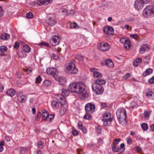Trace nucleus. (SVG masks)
I'll return each instance as SVG.
<instances>
[{
  "instance_id": "obj_62",
  "label": "nucleus",
  "mask_w": 154,
  "mask_h": 154,
  "mask_svg": "<svg viewBox=\"0 0 154 154\" xmlns=\"http://www.w3.org/2000/svg\"><path fill=\"white\" fill-rule=\"evenodd\" d=\"M42 81V79L40 76H39L36 78V81L38 83L41 82Z\"/></svg>"
},
{
  "instance_id": "obj_35",
  "label": "nucleus",
  "mask_w": 154,
  "mask_h": 154,
  "mask_svg": "<svg viewBox=\"0 0 154 154\" xmlns=\"http://www.w3.org/2000/svg\"><path fill=\"white\" fill-rule=\"evenodd\" d=\"M51 105L54 108H57L59 106V103L55 100H53L51 102Z\"/></svg>"
},
{
  "instance_id": "obj_51",
  "label": "nucleus",
  "mask_w": 154,
  "mask_h": 154,
  "mask_svg": "<svg viewBox=\"0 0 154 154\" xmlns=\"http://www.w3.org/2000/svg\"><path fill=\"white\" fill-rule=\"evenodd\" d=\"M90 114H89L88 113H87L85 114V115L84 116V118L85 119H91V116L90 115Z\"/></svg>"
},
{
  "instance_id": "obj_14",
  "label": "nucleus",
  "mask_w": 154,
  "mask_h": 154,
  "mask_svg": "<svg viewBox=\"0 0 154 154\" xmlns=\"http://www.w3.org/2000/svg\"><path fill=\"white\" fill-rule=\"evenodd\" d=\"M46 72L48 74L52 75L54 77L56 72V69L54 67L48 68L46 69Z\"/></svg>"
},
{
  "instance_id": "obj_55",
  "label": "nucleus",
  "mask_w": 154,
  "mask_h": 154,
  "mask_svg": "<svg viewBox=\"0 0 154 154\" xmlns=\"http://www.w3.org/2000/svg\"><path fill=\"white\" fill-rule=\"evenodd\" d=\"M96 130L97 133L100 134L101 131V128L100 126H98L96 127Z\"/></svg>"
},
{
  "instance_id": "obj_13",
  "label": "nucleus",
  "mask_w": 154,
  "mask_h": 154,
  "mask_svg": "<svg viewBox=\"0 0 154 154\" xmlns=\"http://www.w3.org/2000/svg\"><path fill=\"white\" fill-rule=\"evenodd\" d=\"M91 72H93V75L94 77L100 78L102 77V74L97 71V69L94 68H91L90 69Z\"/></svg>"
},
{
  "instance_id": "obj_58",
  "label": "nucleus",
  "mask_w": 154,
  "mask_h": 154,
  "mask_svg": "<svg viewBox=\"0 0 154 154\" xmlns=\"http://www.w3.org/2000/svg\"><path fill=\"white\" fill-rule=\"evenodd\" d=\"M120 139H115L113 141V143L115 145H116L118 144L120 142Z\"/></svg>"
},
{
  "instance_id": "obj_11",
  "label": "nucleus",
  "mask_w": 154,
  "mask_h": 154,
  "mask_svg": "<svg viewBox=\"0 0 154 154\" xmlns=\"http://www.w3.org/2000/svg\"><path fill=\"white\" fill-rule=\"evenodd\" d=\"M134 6L137 10H139L143 8L144 5L141 0H136L134 3Z\"/></svg>"
},
{
  "instance_id": "obj_56",
  "label": "nucleus",
  "mask_w": 154,
  "mask_h": 154,
  "mask_svg": "<svg viewBox=\"0 0 154 154\" xmlns=\"http://www.w3.org/2000/svg\"><path fill=\"white\" fill-rule=\"evenodd\" d=\"M19 43L17 42H15V44L14 46V48L16 49H18L19 48Z\"/></svg>"
},
{
  "instance_id": "obj_64",
  "label": "nucleus",
  "mask_w": 154,
  "mask_h": 154,
  "mask_svg": "<svg viewBox=\"0 0 154 154\" xmlns=\"http://www.w3.org/2000/svg\"><path fill=\"white\" fill-rule=\"evenodd\" d=\"M121 28L122 29H129L130 28V26L128 25H125L121 26Z\"/></svg>"
},
{
  "instance_id": "obj_42",
  "label": "nucleus",
  "mask_w": 154,
  "mask_h": 154,
  "mask_svg": "<svg viewBox=\"0 0 154 154\" xmlns=\"http://www.w3.org/2000/svg\"><path fill=\"white\" fill-rule=\"evenodd\" d=\"M66 112V108L63 107H61L60 110V113L61 115H63Z\"/></svg>"
},
{
  "instance_id": "obj_10",
  "label": "nucleus",
  "mask_w": 154,
  "mask_h": 154,
  "mask_svg": "<svg viewBox=\"0 0 154 154\" xmlns=\"http://www.w3.org/2000/svg\"><path fill=\"white\" fill-rule=\"evenodd\" d=\"M85 109L86 113L89 114H92L94 111L95 106L91 103H87L85 106Z\"/></svg>"
},
{
  "instance_id": "obj_19",
  "label": "nucleus",
  "mask_w": 154,
  "mask_h": 154,
  "mask_svg": "<svg viewBox=\"0 0 154 154\" xmlns=\"http://www.w3.org/2000/svg\"><path fill=\"white\" fill-rule=\"evenodd\" d=\"M126 39L127 41H125V43L123 44H124V47L125 49L129 50L131 47L130 41L128 38H127Z\"/></svg>"
},
{
  "instance_id": "obj_57",
  "label": "nucleus",
  "mask_w": 154,
  "mask_h": 154,
  "mask_svg": "<svg viewBox=\"0 0 154 154\" xmlns=\"http://www.w3.org/2000/svg\"><path fill=\"white\" fill-rule=\"evenodd\" d=\"M84 133H86L87 132V130L86 128L84 127H83L82 128L80 129Z\"/></svg>"
},
{
  "instance_id": "obj_3",
  "label": "nucleus",
  "mask_w": 154,
  "mask_h": 154,
  "mask_svg": "<svg viewBox=\"0 0 154 154\" xmlns=\"http://www.w3.org/2000/svg\"><path fill=\"white\" fill-rule=\"evenodd\" d=\"M101 120L103 122V125L105 126L110 125L112 122V119L111 118V114L109 112H106L103 115Z\"/></svg>"
},
{
  "instance_id": "obj_27",
  "label": "nucleus",
  "mask_w": 154,
  "mask_h": 154,
  "mask_svg": "<svg viewBox=\"0 0 154 154\" xmlns=\"http://www.w3.org/2000/svg\"><path fill=\"white\" fill-rule=\"evenodd\" d=\"M79 94H80L79 97L82 100L86 99L88 97V94L86 92H85L84 91L82 93H79Z\"/></svg>"
},
{
  "instance_id": "obj_47",
  "label": "nucleus",
  "mask_w": 154,
  "mask_h": 154,
  "mask_svg": "<svg viewBox=\"0 0 154 154\" xmlns=\"http://www.w3.org/2000/svg\"><path fill=\"white\" fill-rule=\"evenodd\" d=\"M51 84L50 81L48 80H45L43 83V85L46 86H48Z\"/></svg>"
},
{
  "instance_id": "obj_8",
  "label": "nucleus",
  "mask_w": 154,
  "mask_h": 154,
  "mask_svg": "<svg viewBox=\"0 0 154 154\" xmlns=\"http://www.w3.org/2000/svg\"><path fill=\"white\" fill-rule=\"evenodd\" d=\"M111 47V46L106 42H103L100 43L98 45V48L100 50L102 51H108Z\"/></svg>"
},
{
  "instance_id": "obj_15",
  "label": "nucleus",
  "mask_w": 154,
  "mask_h": 154,
  "mask_svg": "<svg viewBox=\"0 0 154 154\" xmlns=\"http://www.w3.org/2000/svg\"><path fill=\"white\" fill-rule=\"evenodd\" d=\"M106 81L105 80L102 79H98L95 80L94 82L92 84H95L97 85L102 86V85H104L106 83Z\"/></svg>"
},
{
  "instance_id": "obj_31",
  "label": "nucleus",
  "mask_w": 154,
  "mask_h": 154,
  "mask_svg": "<svg viewBox=\"0 0 154 154\" xmlns=\"http://www.w3.org/2000/svg\"><path fill=\"white\" fill-rule=\"evenodd\" d=\"M61 94L62 95L61 96L62 97H66L69 95V93L66 89H63L62 90Z\"/></svg>"
},
{
  "instance_id": "obj_6",
  "label": "nucleus",
  "mask_w": 154,
  "mask_h": 154,
  "mask_svg": "<svg viewBox=\"0 0 154 154\" xmlns=\"http://www.w3.org/2000/svg\"><path fill=\"white\" fill-rule=\"evenodd\" d=\"M60 40L61 37L60 36L55 35H53L50 39V44L53 46H56L59 44Z\"/></svg>"
},
{
  "instance_id": "obj_48",
  "label": "nucleus",
  "mask_w": 154,
  "mask_h": 154,
  "mask_svg": "<svg viewBox=\"0 0 154 154\" xmlns=\"http://www.w3.org/2000/svg\"><path fill=\"white\" fill-rule=\"evenodd\" d=\"M4 144V141L2 140L0 142V152H2L3 150V145Z\"/></svg>"
},
{
  "instance_id": "obj_33",
  "label": "nucleus",
  "mask_w": 154,
  "mask_h": 154,
  "mask_svg": "<svg viewBox=\"0 0 154 154\" xmlns=\"http://www.w3.org/2000/svg\"><path fill=\"white\" fill-rule=\"evenodd\" d=\"M103 32L106 34L108 35H113L114 34V29H103Z\"/></svg>"
},
{
  "instance_id": "obj_44",
  "label": "nucleus",
  "mask_w": 154,
  "mask_h": 154,
  "mask_svg": "<svg viewBox=\"0 0 154 154\" xmlns=\"http://www.w3.org/2000/svg\"><path fill=\"white\" fill-rule=\"evenodd\" d=\"M33 16V14L31 12H29L26 14V17L28 19H31L32 18Z\"/></svg>"
},
{
  "instance_id": "obj_40",
  "label": "nucleus",
  "mask_w": 154,
  "mask_h": 154,
  "mask_svg": "<svg viewBox=\"0 0 154 154\" xmlns=\"http://www.w3.org/2000/svg\"><path fill=\"white\" fill-rule=\"evenodd\" d=\"M21 99L20 100V102L21 103H25L26 100V96H22L20 97Z\"/></svg>"
},
{
  "instance_id": "obj_24",
  "label": "nucleus",
  "mask_w": 154,
  "mask_h": 154,
  "mask_svg": "<svg viewBox=\"0 0 154 154\" xmlns=\"http://www.w3.org/2000/svg\"><path fill=\"white\" fill-rule=\"evenodd\" d=\"M10 36L7 33L2 34L0 36V38L3 40H7L10 38Z\"/></svg>"
},
{
  "instance_id": "obj_34",
  "label": "nucleus",
  "mask_w": 154,
  "mask_h": 154,
  "mask_svg": "<svg viewBox=\"0 0 154 154\" xmlns=\"http://www.w3.org/2000/svg\"><path fill=\"white\" fill-rule=\"evenodd\" d=\"M17 55L19 57L23 58L26 56V54L22 51H20L18 53Z\"/></svg>"
},
{
  "instance_id": "obj_41",
  "label": "nucleus",
  "mask_w": 154,
  "mask_h": 154,
  "mask_svg": "<svg viewBox=\"0 0 154 154\" xmlns=\"http://www.w3.org/2000/svg\"><path fill=\"white\" fill-rule=\"evenodd\" d=\"M7 50V47L5 46H1L0 47V50L1 52L2 53L5 52Z\"/></svg>"
},
{
  "instance_id": "obj_1",
  "label": "nucleus",
  "mask_w": 154,
  "mask_h": 154,
  "mask_svg": "<svg viewBox=\"0 0 154 154\" xmlns=\"http://www.w3.org/2000/svg\"><path fill=\"white\" fill-rule=\"evenodd\" d=\"M117 117L119 123L123 124L125 122L126 119V111L124 108L119 109L116 113Z\"/></svg>"
},
{
  "instance_id": "obj_54",
  "label": "nucleus",
  "mask_w": 154,
  "mask_h": 154,
  "mask_svg": "<svg viewBox=\"0 0 154 154\" xmlns=\"http://www.w3.org/2000/svg\"><path fill=\"white\" fill-rule=\"evenodd\" d=\"M126 141L127 143L128 144L131 145L132 143V140L130 137L127 138Z\"/></svg>"
},
{
  "instance_id": "obj_32",
  "label": "nucleus",
  "mask_w": 154,
  "mask_h": 154,
  "mask_svg": "<svg viewBox=\"0 0 154 154\" xmlns=\"http://www.w3.org/2000/svg\"><path fill=\"white\" fill-rule=\"evenodd\" d=\"M42 116L43 118V119L44 120H47L48 116V113L46 110H42Z\"/></svg>"
},
{
  "instance_id": "obj_46",
  "label": "nucleus",
  "mask_w": 154,
  "mask_h": 154,
  "mask_svg": "<svg viewBox=\"0 0 154 154\" xmlns=\"http://www.w3.org/2000/svg\"><path fill=\"white\" fill-rule=\"evenodd\" d=\"M112 149L115 152H117L120 149L118 146H114L112 147Z\"/></svg>"
},
{
  "instance_id": "obj_21",
  "label": "nucleus",
  "mask_w": 154,
  "mask_h": 154,
  "mask_svg": "<svg viewBox=\"0 0 154 154\" xmlns=\"http://www.w3.org/2000/svg\"><path fill=\"white\" fill-rule=\"evenodd\" d=\"M54 77L56 81L59 82L61 84H63L65 81V79L61 76L55 75Z\"/></svg>"
},
{
  "instance_id": "obj_5",
  "label": "nucleus",
  "mask_w": 154,
  "mask_h": 154,
  "mask_svg": "<svg viewBox=\"0 0 154 154\" xmlns=\"http://www.w3.org/2000/svg\"><path fill=\"white\" fill-rule=\"evenodd\" d=\"M66 68L69 72L72 74H75L78 72V69L73 62L69 63L66 66Z\"/></svg>"
},
{
  "instance_id": "obj_49",
  "label": "nucleus",
  "mask_w": 154,
  "mask_h": 154,
  "mask_svg": "<svg viewBox=\"0 0 154 154\" xmlns=\"http://www.w3.org/2000/svg\"><path fill=\"white\" fill-rule=\"evenodd\" d=\"M45 0H37V4L40 6L45 5Z\"/></svg>"
},
{
  "instance_id": "obj_26",
  "label": "nucleus",
  "mask_w": 154,
  "mask_h": 154,
  "mask_svg": "<svg viewBox=\"0 0 154 154\" xmlns=\"http://www.w3.org/2000/svg\"><path fill=\"white\" fill-rule=\"evenodd\" d=\"M151 112L149 110H145L144 112V117L145 119H148L149 118Z\"/></svg>"
},
{
  "instance_id": "obj_53",
  "label": "nucleus",
  "mask_w": 154,
  "mask_h": 154,
  "mask_svg": "<svg viewBox=\"0 0 154 154\" xmlns=\"http://www.w3.org/2000/svg\"><path fill=\"white\" fill-rule=\"evenodd\" d=\"M131 76V75L130 73H128L126 74L123 77V80H125L128 79Z\"/></svg>"
},
{
  "instance_id": "obj_23",
  "label": "nucleus",
  "mask_w": 154,
  "mask_h": 154,
  "mask_svg": "<svg viewBox=\"0 0 154 154\" xmlns=\"http://www.w3.org/2000/svg\"><path fill=\"white\" fill-rule=\"evenodd\" d=\"M6 94L10 97H13L15 94V91L14 89L11 88L7 91Z\"/></svg>"
},
{
  "instance_id": "obj_45",
  "label": "nucleus",
  "mask_w": 154,
  "mask_h": 154,
  "mask_svg": "<svg viewBox=\"0 0 154 154\" xmlns=\"http://www.w3.org/2000/svg\"><path fill=\"white\" fill-rule=\"evenodd\" d=\"M38 146L40 148H42L44 146V144L41 141H39L38 142Z\"/></svg>"
},
{
  "instance_id": "obj_36",
  "label": "nucleus",
  "mask_w": 154,
  "mask_h": 154,
  "mask_svg": "<svg viewBox=\"0 0 154 154\" xmlns=\"http://www.w3.org/2000/svg\"><path fill=\"white\" fill-rule=\"evenodd\" d=\"M147 95L151 99L154 98V93L152 91H149L147 93Z\"/></svg>"
},
{
  "instance_id": "obj_16",
  "label": "nucleus",
  "mask_w": 154,
  "mask_h": 154,
  "mask_svg": "<svg viewBox=\"0 0 154 154\" xmlns=\"http://www.w3.org/2000/svg\"><path fill=\"white\" fill-rule=\"evenodd\" d=\"M47 23L50 26H53L57 23L55 19L53 18H49L46 20Z\"/></svg>"
},
{
  "instance_id": "obj_9",
  "label": "nucleus",
  "mask_w": 154,
  "mask_h": 154,
  "mask_svg": "<svg viewBox=\"0 0 154 154\" xmlns=\"http://www.w3.org/2000/svg\"><path fill=\"white\" fill-rule=\"evenodd\" d=\"M78 82L71 83L68 86L69 91L72 92L77 93V92L79 91L77 88L80 86Z\"/></svg>"
},
{
  "instance_id": "obj_28",
  "label": "nucleus",
  "mask_w": 154,
  "mask_h": 154,
  "mask_svg": "<svg viewBox=\"0 0 154 154\" xmlns=\"http://www.w3.org/2000/svg\"><path fill=\"white\" fill-rule=\"evenodd\" d=\"M69 26L71 28H76L77 29H79L82 28L79 26L77 25L75 22L73 23L70 22Z\"/></svg>"
},
{
  "instance_id": "obj_22",
  "label": "nucleus",
  "mask_w": 154,
  "mask_h": 154,
  "mask_svg": "<svg viewBox=\"0 0 154 154\" xmlns=\"http://www.w3.org/2000/svg\"><path fill=\"white\" fill-rule=\"evenodd\" d=\"M29 149L28 148H21L17 149L16 151H20L21 154H29Z\"/></svg>"
},
{
  "instance_id": "obj_37",
  "label": "nucleus",
  "mask_w": 154,
  "mask_h": 154,
  "mask_svg": "<svg viewBox=\"0 0 154 154\" xmlns=\"http://www.w3.org/2000/svg\"><path fill=\"white\" fill-rule=\"evenodd\" d=\"M38 46H42L43 45L46 47H48L49 46V44L45 42H42L38 43L37 45Z\"/></svg>"
},
{
  "instance_id": "obj_63",
  "label": "nucleus",
  "mask_w": 154,
  "mask_h": 154,
  "mask_svg": "<svg viewBox=\"0 0 154 154\" xmlns=\"http://www.w3.org/2000/svg\"><path fill=\"white\" fill-rule=\"evenodd\" d=\"M72 133L74 136L77 135L78 134V131L75 130L73 129L72 130Z\"/></svg>"
},
{
  "instance_id": "obj_4",
  "label": "nucleus",
  "mask_w": 154,
  "mask_h": 154,
  "mask_svg": "<svg viewBox=\"0 0 154 154\" xmlns=\"http://www.w3.org/2000/svg\"><path fill=\"white\" fill-rule=\"evenodd\" d=\"M73 37L74 38L73 41L76 42V43L79 45H82L87 43V38L84 35L75 34L74 35Z\"/></svg>"
},
{
  "instance_id": "obj_30",
  "label": "nucleus",
  "mask_w": 154,
  "mask_h": 154,
  "mask_svg": "<svg viewBox=\"0 0 154 154\" xmlns=\"http://www.w3.org/2000/svg\"><path fill=\"white\" fill-rule=\"evenodd\" d=\"M142 61L141 59L138 58L135 59L133 62V64L135 66H137L139 63Z\"/></svg>"
},
{
  "instance_id": "obj_18",
  "label": "nucleus",
  "mask_w": 154,
  "mask_h": 154,
  "mask_svg": "<svg viewBox=\"0 0 154 154\" xmlns=\"http://www.w3.org/2000/svg\"><path fill=\"white\" fill-rule=\"evenodd\" d=\"M149 47L146 45L141 46L139 50V52L141 54H143L145 51L149 49Z\"/></svg>"
},
{
  "instance_id": "obj_12",
  "label": "nucleus",
  "mask_w": 154,
  "mask_h": 154,
  "mask_svg": "<svg viewBox=\"0 0 154 154\" xmlns=\"http://www.w3.org/2000/svg\"><path fill=\"white\" fill-rule=\"evenodd\" d=\"M78 83L80 86L77 88V89L79 91L77 92V93L79 94L84 91L85 89V86L83 82H78Z\"/></svg>"
},
{
  "instance_id": "obj_50",
  "label": "nucleus",
  "mask_w": 154,
  "mask_h": 154,
  "mask_svg": "<svg viewBox=\"0 0 154 154\" xmlns=\"http://www.w3.org/2000/svg\"><path fill=\"white\" fill-rule=\"evenodd\" d=\"M148 82L150 84H154V75L149 79Z\"/></svg>"
},
{
  "instance_id": "obj_60",
  "label": "nucleus",
  "mask_w": 154,
  "mask_h": 154,
  "mask_svg": "<svg viewBox=\"0 0 154 154\" xmlns=\"http://www.w3.org/2000/svg\"><path fill=\"white\" fill-rule=\"evenodd\" d=\"M78 125L79 129H80L83 127L82 123L81 122H79L78 123Z\"/></svg>"
},
{
  "instance_id": "obj_61",
  "label": "nucleus",
  "mask_w": 154,
  "mask_h": 154,
  "mask_svg": "<svg viewBox=\"0 0 154 154\" xmlns=\"http://www.w3.org/2000/svg\"><path fill=\"white\" fill-rule=\"evenodd\" d=\"M53 1V0H45V5H46L48 3H51Z\"/></svg>"
},
{
  "instance_id": "obj_2",
  "label": "nucleus",
  "mask_w": 154,
  "mask_h": 154,
  "mask_svg": "<svg viewBox=\"0 0 154 154\" xmlns=\"http://www.w3.org/2000/svg\"><path fill=\"white\" fill-rule=\"evenodd\" d=\"M143 15L146 17L154 16V6L148 5L143 10Z\"/></svg>"
},
{
  "instance_id": "obj_52",
  "label": "nucleus",
  "mask_w": 154,
  "mask_h": 154,
  "mask_svg": "<svg viewBox=\"0 0 154 154\" xmlns=\"http://www.w3.org/2000/svg\"><path fill=\"white\" fill-rule=\"evenodd\" d=\"M54 117V116L53 114L48 115V118L47 119V121H50L51 120L53 119Z\"/></svg>"
},
{
  "instance_id": "obj_25",
  "label": "nucleus",
  "mask_w": 154,
  "mask_h": 154,
  "mask_svg": "<svg viewBox=\"0 0 154 154\" xmlns=\"http://www.w3.org/2000/svg\"><path fill=\"white\" fill-rule=\"evenodd\" d=\"M153 72L152 70L151 69H148L143 73V75L144 77H145L149 75L152 73Z\"/></svg>"
},
{
  "instance_id": "obj_17",
  "label": "nucleus",
  "mask_w": 154,
  "mask_h": 154,
  "mask_svg": "<svg viewBox=\"0 0 154 154\" xmlns=\"http://www.w3.org/2000/svg\"><path fill=\"white\" fill-rule=\"evenodd\" d=\"M57 99L60 102V104L62 105H65L66 103L65 99L64 97H62L60 95L57 96Z\"/></svg>"
},
{
  "instance_id": "obj_39",
  "label": "nucleus",
  "mask_w": 154,
  "mask_h": 154,
  "mask_svg": "<svg viewBox=\"0 0 154 154\" xmlns=\"http://www.w3.org/2000/svg\"><path fill=\"white\" fill-rule=\"evenodd\" d=\"M137 105V103L135 101H132L130 103V105L129 106V108L131 109V108H133Z\"/></svg>"
},
{
  "instance_id": "obj_38",
  "label": "nucleus",
  "mask_w": 154,
  "mask_h": 154,
  "mask_svg": "<svg viewBox=\"0 0 154 154\" xmlns=\"http://www.w3.org/2000/svg\"><path fill=\"white\" fill-rule=\"evenodd\" d=\"M141 127L143 130H147L148 129V125L146 123H143L141 125Z\"/></svg>"
},
{
  "instance_id": "obj_59",
  "label": "nucleus",
  "mask_w": 154,
  "mask_h": 154,
  "mask_svg": "<svg viewBox=\"0 0 154 154\" xmlns=\"http://www.w3.org/2000/svg\"><path fill=\"white\" fill-rule=\"evenodd\" d=\"M126 38H121L120 39V42L122 44H123V43H125V41H127L126 39Z\"/></svg>"
},
{
  "instance_id": "obj_43",
  "label": "nucleus",
  "mask_w": 154,
  "mask_h": 154,
  "mask_svg": "<svg viewBox=\"0 0 154 154\" xmlns=\"http://www.w3.org/2000/svg\"><path fill=\"white\" fill-rule=\"evenodd\" d=\"M75 58L79 61H82L83 59V57L79 54H76L75 55Z\"/></svg>"
},
{
  "instance_id": "obj_7",
  "label": "nucleus",
  "mask_w": 154,
  "mask_h": 154,
  "mask_svg": "<svg viewBox=\"0 0 154 154\" xmlns=\"http://www.w3.org/2000/svg\"><path fill=\"white\" fill-rule=\"evenodd\" d=\"M91 87L93 91L95 92L97 94H101L104 91V89L102 86L92 84Z\"/></svg>"
},
{
  "instance_id": "obj_20",
  "label": "nucleus",
  "mask_w": 154,
  "mask_h": 154,
  "mask_svg": "<svg viewBox=\"0 0 154 154\" xmlns=\"http://www.w3.org/2000/svg\"><path fill=\"white\" fill-rule=\"evenodd\" d=\"M105 64L106 66L110 68H113L114 67V63L110 59H107L105 62Z\"/></svg>"
},
{
  "instance_id": "obj_29",
  "label": "nucleus",
  "mask_w": 154,
  "mask_h": 154,
  "mask_svg": "<svg viewBox=\"0 0 154 154\" xmlns=\"http://www.w3.org/2000/svg\"><path fill=\"white\" fill-rule=\"evenodd\" d=\"M23 49L24 52L28 53L30 52L31 51L30 47L26 45L23 46Z\"/></svg>"
}]
</instances>
